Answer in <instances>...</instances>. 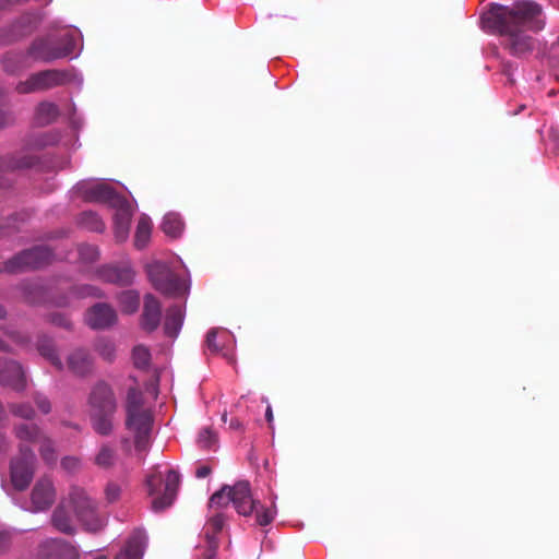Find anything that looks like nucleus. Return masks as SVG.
Masks as SVG:
<instances>
[{
    "mask_svg": "<svg viewBox=\"0 0 559 559\" xmlns=\"http://www.w3.org/2000/svg\"><path fill=\"white\" fill-rule=\"evenodd\" d=\"M0 384L15 392L26 389V377L20 362L0 357Z\"/></svg>",
    "mask_w": 559,
    "mask_h": 559,
    "instance_id": "nucleus-13",
    "label": "nucleus"
},
{
    "mask_svg": "<svg viewBox=\"0 0 559 559\" xmlns=\"http://www.w3.org/2000/svg\"><path fill=\"white\" fill-rule=\"evenodd\" d=\"M212 469L210 466L207 465H203V466H200L197 471H195V476L198 478H204L206 476H209L211 474Z\"/></svg>",
    "mask_w": 559,
    "mask_h": 559,
    "instance_id": "nucleus-54",
    "label": "nucleus"
},
{
    "mask_svg": "<svg viewBox=\"0 0 559 559\" xmlns=\"http://www.w3.org/2000/svg\"><path fill=\"white\" fill-rule=\"evenodd\" d=\"M118 301L124 313H134L140 306V295L135 290H126L119 294Z\"/></svg>",
    "mask_w": 559,
    "mask_h": 559,
    "instance_id": "nucleus-33",
    "label": "nucleus"
},
{
    "mask_svg": "<svg viewBox=\"0 0 559 559\" xmlns=\"http://www.w3.org/2000/svg\"><path fill=\"white\" fill-rule=\"evenodd\" d=\"M133 364L139 369H146L151 361L150 350L142 345H138L132 352Z\"/></svg>",
    "mask_w": 559,
    "mask_h": 559,
    "instance_id": "nucleus-36",
    "label": "nucleus"
},
{
    "mask_svg": "<svg viewBox=\"0 0 559 559\" xmlns=\"http://www.w3.org/2000/svg\"><path fill=\"white\" fill-rule=\"evenodd\" d=\"M15 435L20 440L32 443H38V441L45 436L39 427L34 424H22L16 426Z\"/></svg>",
    "mask_w": 559,
    "mask_h": 559,
    "instance_id": "nucleus-32",
    "label": "nucleus"
},
{
    "mask_svg": "<svg viewBox=\"0 0 559 559\" xmlns=\"http://www.w3.org/2000/svg\"><path fill=\"white\" fill-rule=\"evenodd\" d=\"M27 58L26 52H7L2 60L4 71L14 74L24 70L27 67L25 63Z\"/></svg>",
    "mask_w": 559,
    "mask_h": 559,
    "instance_id": "nucleus-29",
    "label": "nucleus"
},
{
    "mask_svg": "<svg viewBox=\"0 0 559 559\" xmlns=\"http://www.w3.org/2000/svg\"><path fill=\"white\" fill-rule=\"evenodd\" d=\"M69 502L81 523L90 532H98L106 525V518L97 512V504L86 491L73 486L69 491Z\"/></svg>",
    "mask_w": 559,
    "mask_h": 559,
    "instance_id": "nucleus-8",
    "label": "nucleus"
},
{
    "mask_svg": "<svg viewBox=\"0 0 559 559\" xmlns=\"http://www.w3.org/2000/svg\"><path fill=\"white\" fill-rule=\"evenodd\" d=\"M53 302H55L57 306H59V307H64V306H67V305L69 304V299H68V297L62 296V297H60V298H58V299L53 300Z\"/></svg>",
    "mask_w": 559,
    "mask_h": 559,
    "instance_id": "nucleus-56",
    "label": "nucleus"
},
{
    "mask_svg": "<svg viewBox=\"0 0 559 559\" xmlns=\"http://www.w3.org/2000/svg\"><path fill=\"white\" fill-rule=\"evenodd\" d=\"M73 81V73L66 69H46L34 72L26 80L15 85V91L21 94L46 92L64 86Z\"/></svg>",
    "mask_w": 559,
    "mask_h": 559,
    "instance_id": "nucleus-7",
    "label": "nucleus"
},
{
    "mask_svg": "<svg viewBox=\"0 0 559 559\" xmlns=\"http://www.w3.org/2000/svg\"><path fill=\"white\" fill-rule=\"evenodd\" d=\"M27 289L29 290H34L36 294H39V296H31V293L26 295V299L28 302L31 304H37V302H41L44 300L43 296H41V293H43V288L38 285H32V286H28Z\"/></svg>",
    "mask_w": 559,
    "mask_h": 559,
    "instance_id": "nucleus-50",
    "label": "nucleus"
},
{
    "mask_svg": "<svg viewBox=\"0 0 559 559\" xmlns=\"http://www.w3.org/2000/svg\"><path fill=\"white\" fill-rule=\"evenodd\" d=\"M225 524V518L223 514L217 513L213 515L205 525V538L207 539V534L216 539V535L223 530Z\"/></svg>",
    "mask_w": 559,
    "mask_h": 559,
    "instance_id": "nucleus-37",
    "label": "nucleus"
},
{
    "mask_svg": "<svg viewBox=\"0 0 559 559\" xmlns=\"http://www.w3.org/2000/svg\"><path fill=\"white\" fill-rule=\"evenodd\" d=\"M150 280L158 292L168 296H179L185 294L186 286L183 281L175 274L167 265L154 263L148 266Z\"/></svg>",
    "mask_w": 559,
    "mask_h": 559,
    "instance_id": "nucleus-10",
    "label": "nucleus"
},
{
    "mask_svg": "<svg viewBox=\"0 0 559 559\" xmlns=\"http://www.w3.org/2000/svg\"><path fill=\"white\" fill-rule=\"evenodd\" d=\"M117 321L115 309L108 304H96L86 313L87 324L95 330L111 326Z\"/></svg>",
    "mask_w": 559,
    "mask_h": 559,
    "instance_id": "nucleus-15",
    "label": "nucleus"
},
{
    "mask_svg": "<svg viewBox=\"0 0 559 559\" xmlns=\"http://www.w3.org/2000/svg\"><path fill=\"white\" fill-rule=\"evenodd\" d=\"M60 111L56 104L41 102L36 107L35 119L40 126H48L57 120Z\"/></svg>",
    "mask_w": 559,
    "mask_h": 559,
    "instance_id": "nucleus-26",
    "label": "nucleus"
},
{
    "mask_svg": "<svg viewBox=\"0 0 559 559\" xmlns=\"http://www.w3.org/2000/svg\"><path fill=\"white\" fill-rule=\"evenodd\" d=\"M7 412L4 409V406L2 402L0 401V425L7 420Z\"/></svg>",
    "mask_w": 559,
    "mask_h": 559,
    "instance_id": "nucleus-57",
    "label": "nucleus"
},
{
    "mask_svg": "<svg viewBox=\"0 0 559 559\" xmlns=\"http://www.w3.org/2000/svg\"><path fill=\"white\" fill-rule=\"evenodd\" d=\"M34 401L38 407V409L43 413V414H48L50 413L51 411V404H50V401L48 400L47 396H45L44 394L41 393H36L34 395Z\"/></svg>",
    "mask_w": 559,
    "mask_h": 559,
    "instance_id": "nucleus-46",
    "label": "nucleus"
},
{
    "mask_svg": "<svg viewBox=\"0 0 559 559\" xmlns=\"http://www.w3.org/2000/svg\"><path fill=\"white\" fill-rule=\"evenodd\" d=\"M88 415L93 430L100 436L114 431V419L118 402L112 388L105 381H97L87 396Z\"/></svg>",
    "mask_w": 559,
    "mask_h": 559,
    "instance_id": "nucleus-2",
    "label": "nucleus"
},
{
    "mask_svg": "<svg viewBox=\"0 0 559 559\" xmlns=\"http://www.w3.org/2000/svg\"><path fill=\"white\" fill-rule=\"evenodd\" d=\"M67 367L76 377H86L92 373L94 359L85 348H75L67 356Z\"/></svg>",
    "mask_w": 559,
    "mask_h": 559,
    "instance_id": "nucleus-16",
    "label": "nucleus"
},
{
    "mask_svg": "<svg viewBox=\"0 0 559 559\" xmlns=\"http://www.w3.org/2000/svg\"><path fill=\"white\" fill-rule=\"evenodd\" d=\"M56 491L49 478L39 479L32 490V504L35 511L48 509L55 501Z\"/></svg>",
    "mask_w": 559,
    "mask_h": 559,
    "instance_id": "nucleus-20",
    "label": "nucleus"
},
{
    "mask_svg": "<svg viewBox=\"0 0 559 559\" xmlns=\"http://www.w3.org/2000/svg\"><path fill=\"white\" fill-rule=\"evenodd\" d=\"M121 443H122V445H124V447H127L129 449L130 440L128 438L122 439Z\"/></svg>",
    "mask_w": 559,
    "mask_h": 559,
    "instance_id": "nucleus-61",
    "label": "nucleus"
},
{
    "mask_svg": "<svg viewBox=\"0 0 559 559\" xmlns=\"http://www.w3.org/2000/svg\"><path fill=\"white\" fill-rule=\"evenodd\" d=\"M39 453L41 459L47 464H53L57 461V454L55 450L53 442L46 436H44L39 441Z\"/></svg>",
    "mask_w": 559,
    "mask_h": 559,
    "instance_id": "nucleus-35",
    "label": "nucleus"
},
{
    "mask_svg": "<svg viewBox=\"0 0 559 559\" xmlns=\"http://www.w3.org/2000/svg\"><path fill=\"white\" fill-rule=\"evenodd\" d=\"M152 233V221L148 216L142 215L139 218L136 230L134 235V246L138 249H143L150 241Z\"/></svg>",
    "mask_w": 559,
    "mask_h": 559,
    "instance_id": "nucleus-28",
    "label": "nucleus"
},
{
    "mask_svg": "<svg viewBox=\"0 0 559 559\" xmlns=\"http://www.w3.org/2000/svg\"><path fill=\"white\" fill-rule=\"evenodd\" d=\"M9 409L14 416L23 419H32L35 415L34 408L28 403H12L9 405Z\"/></svg>",
    "mask_w": 559,
    "mask_h": 559,
    "instance_id": "nucleus-39",
    "label": "nucleus"
},
{
    "mask_svg": "<svg viewBox=\"0 0 559 559\" xmlns=\"http://www.w3.org/2000/svg\"><path fill=\"white\" fill-rule=\"evenodd\" d=\"M5 105V94L2 88H0V129L5 128L13 123V117L11 112L3 109Z\"/></svg>",
    "mask_w": 559,
    "mask_h": 559,
    "instance_id": "nucleus-43",
    "label": "nucleus"
},
{
    "mask_svg": "<svg viewBox=\"0 0 559 559\" xmlns=\"http://www.w3.org/2000/svg\"><path fill=\"white\" fill-rule=\"evenodd\" d=\"M40 23V19L33 13H25L13 22L8 28L0 31V43L9 45L21 40L22 38L35 32Z\"/></svg>",
    "mask_w": 559,
    "mask_h": 559,
    "instance_id": "nucleus-12",
    "label": "nucleus"
},
{
    "mask_svg": "<svg viewBox=\"0 0 559 559\" xmlns=\"http://www.w3.org/2000/svg\"><path fill=\"white\" fill-rule=\"evenodd\" d=\"M35 454L25 447H20V454L11 461V481L15 489L24 490L31 484L34 476Z\"/></svg>",
    "mask_w": 559,
    "mask_h": 559,
    "instance_id": "nucleus-11",
    "label": "nucleus"
},
{
    "mask_svg": "<svg viewBox=\"0 0 559 559\" xmlns=\"http://www.w3.org/2000/svg\"><path fill=\"white\" fill-rule=\"evenodd\" d=\"M222 420H223L224 423H226V421H227V414H226V413H225V414H223V416H222Z\"/></svg>",
    "mask_w": 559,
    "mask_h": 559,
    "instance_id": "nucleus-64",
    "label": "nucleus"
},
{
    "mask_svg": "<svg viewBox=\"0 0 559 559\" xmlns=\"http://www.w3.org/2000/svg\"><path fill=\"white\" fill-rule=\"evenodd\" d=\"M75 40L70 35L56 37L53 35L38 36L26 49V57L34 62L49 63L67 58L73 53Z\"/></svg>",
    "mask_w": 559,
    "mask_h": 559,
    "instance_id": "nucleus-4",
    "label": "nucleus"
},
{
    "mask_svg": "<svg viewBox=\"0 0 559 559\" xmlns=\"http://www.w3.org/2000/svg\"><path fill=\"white\" fill-rule=\"evenodd\" d=\"M216 338L217 331L214 329L210 330L206 334L205 344L211 353H218V350L221 349V346L217 344Z\"/></svg>",
    "mask_w": 559,
    "mask_h": 559,
    "instance_id": "nucleus-47",
    "label": "nucleus"
},
{
    "mask_svg": "<svg viewBox=\"0 0 559 559\" xmlns=\"http://www.w3.org/2000/svg\"><path fill=\"white\" fill-rule=\"evenodd\" d=\"M9 7V0H0V11L5 10Z\"/></svg>",
    "mask_w": 559,
    "mask_h": 559,
    "instance_id": "nucleus-59",
    "label": "nucleus"
},
{
    "mask_svg": "<svg viewBox=\"0 0 559 559\" xmlns=\"http://www.w3.org/2000/svg\"><path fill=\"white\" fill-rule=\"evenodd\" d=\"M121 495V488L116 483H108L105 488V497L109 503H114L119 500Z\"/></svg>",
    "mask_w": 559,
    "mask_h": 559,
    "instance_id": "nucleus-44",
    "label": "nucleus"
},
{
    "mask_svg": "<svg viewBox=\"0 0 559 559\" xmlns=\"http://www.w3.org/2000/svg\"><path fill=\"white\" fill-rule=\"evenodd\" d=\"M61 465H62L63 468H66L68 471H74V469H76L79 467L80 462L75 457H64L61 461Z\"/></svg>",
    "mask_w": 559,
    "mask_h": 559,
    "instance_id": "nucleus-51",
    "label": "nucleus"
},
{
    "mask_svg": "<svg viewBox=\"0 0 559 559\" xmlns=\"http://www.w3.org/2000/svg\"><path fill=\"white\" fill-rule=\"evenodd\" d=\"M552 48L557 51V53L559 55V38L557 39V41L554 44Z\"/></svg>",
    "mask_w": 559,
    "mask_h": 559,
    "instance_id": "nucleus-63",
    "label": "nucleus"
},
{
    "mask_svg": "<svg viewBox=\"0 0 559 559\" xmlns=\"http://www.w3.org/2000/svg\"><path fill=\"white\" fill-rule=\"evenodd\" d=\"M265 418H266L267 423L271 425L273 421V412H272V407L270 405L266 407Z\"/></svg>",
    "mask_w": 559,
    "mask_h": 559,
    "instance_id": "nucleus-58",
    "label": "nucleus"
},
{
    "mask_svg": "<svg viewBox=\"0 0 559 559\" xmlns=\"http://www.w3.org/2000/svg\"><path fill=\"white\" fill-rule=\"evenodd\" d=\"M39 559H79V554L69 543L51 539L41 546Z\"/></svg>",
    "mask_w": 559,
    "mask_h": 559,
    "instance_id": "nucleus-19",
    "label": "nucleus"
},
{
    "mask_svg": "<svg viewBox=\"0 0 559 559\" xmlns=\"http://www.w3.org/2000/svg\"><path fill=\"white\" fill-rule=\"evenodd\" d=\"M10 545V535L7 532L0 531V552L5 550Z\"/></svg>",
    "mask_w": 559,
    "mask_h": 559,
    "instance_id": "nucleus-53",
    "label": "nucleus"
},
{
    "mask_svg": "<svg viewBox=\"0 0 559 559\" xmlns=\"http://www.w3.org/2000/svg\"><path fill=\"white\" fill-rule=\"evenodd\" d=\"M183 222L178 214L168 213L162 222V230L171 238H178L183 231Z\"/></svg>",
    "mask_w": 559,
    "mask_h": 559,
    "instance_id": "nucleus-30",
    "label": "nucleus"
},
{
    "mask_svg": "<svg viewBox=\"0 0 559 559\" xmlns=\"http://www.w3.org/2000/svg\"><path fill=\"white\" fill-rule=\"evenodd\" d=\"M229 490L230 486L225 485L218 491L214 492L210 498V506L226 507L229 502H231Z\"/></svg>",
    "mask_w": 559,
    "mask_h": 559,
    "instance_id": "nucleus-38",
    "label": "nucleus"
},
{
    "mask_svg": "<svg viewBox=\"0 0 559 559\" xmlns=\"http://www.w3.org/2000/svg\"><path fill=\"white\" fill-rule=\"evenodd\" d=\"M49 320L55 325L62 326L64 329L71 328L70 320L61 313H51Z\"/></svg>",
    "mask_w": 559,
    "mask_h": 559,
    "instance_id": "nucleus-49",
    "label": "nucleus"
},
{
    "mask_svg": "<svg viewBox=\"0 0 559 559\" xmlns=\"http://www.w3.org/2000/svg\"><path fill=\"white\" fill-rule=\"evenodd\" d=\"M144 546V536L135 533L128 542L123 551L116 559H141Z\"/></svg>",
    "mask_w": 559,
    "mask_h": 559,
    "instance_id": "nucleus-27",
    "label": "nucleus"
},
{
    "mask_svg": "<svg viewBox=\"0 0 559 559\" xmlns=\"http://www.w3.org/2000/svg\"><path fill=\"white\" fill-rule=\"evenodd\" d=\"M71 295L78 298L102 297L100 290L93 285H79L71 287Z\"/></svg>",
    "mask_w": 559,
    "mask_h": 559,
    "instance_id": "nucleus-40",
    "label": "nucleus"
},
{
    "mask_svg": "<svg viewBox=\"0 0 559 559\" xmlns=\"http://www.w3.org/2000/svg\"><path fill=\"white\" fill-rule=\"evenodd\" d=\"M5 310L4 308L0 305V319H3L5 317Z\"/></svg>",
    "mask_w": 559,
    "mask_h": 559,
    "instance_id": "nucleus-62",
    "label": "nucleus"
},
{
    "mask_svg": "<svg viewBox=\"0 0 559 559\" xmlns=\"http://www.w3.org/2000/svg\"><path fill=\"white\" fill-rule=\"evenodd\" d=\"M183 310L180 306H173L167 309L164 323L165 334L169 337H176L183 323Z\"/></svg>",
    "mask_w": 559,
    "mask_h": 559,
    "instance_id": "nucleus-24",
    "label": "nucleus"
},
{
    "mask_svg": "<svg viewBox=\"0 0 559 559\" xmlns=\"http://www.w3.org/2000/svg\"><path fill=\"white\" fill-rule=\"evenodd\" d=\"M96 352L107 361H111L115 358L116 348L112 342L108 340H99L96 343Z\"/></svg>",
    "mask_w": 559,
    "mask_h": 559,
    "instance_id": "nucleus-41",
    "label": "nucleus"
},
{
    "mask_svg": "<svg viewBox=\"0 0 559 559\" xmlns=\"http://www.w3.org/2000/svg\"><path fill=\"white\" fill-rule=\"evenodd\" d=\"M126 413V428L133 433L135 449L140 452L145 451L150 443L153 416L143 407V394L138 388L128 389Z\"/></svg>",
    "mask_w": 559,
    "mask_h": 559,
    "instance_id": "nucleus-3",
    "label": "nucleus"
},
{
    "mask_svg": "<svg viewBox=\"0 0 559 559\" xmlns=\"http://www.w3.org/2000/svg\"><path fill=\"white\" fill-rule=\"evenodd\" d=\"M37 163L38 158L35 155L20 151L0 158V173L33 168ZM2 187L4 185L0 182V188Z\"/></svg>",
    "mask_w": 559,
    "mask_h": 559,
    "instance_id": "nucleus-18",
    "label": "nucleus"
},
{
    "mask_svg": "<svg viewBox=\"0 0 559 559\" xmlns=\"http://www.w3.org/2000/svg\"><path fill=\"white\" fill-rule=\"evenodd\" d=\"M37 350L45 359H47L58 371H62L64 365L57 354L52 340L46 335H40L37 338Z\"/></svg>",
    "mask_w": 559,
    "mask_h": 559,
    "instance_id": "nucleus-23",
    "label": "nucleus"
},
{
    "mask_svg": "<svg viewBox=\"0 0 559 559\" xmlns=\"http://www.w3.org/2000/svg\"><path fill=\"white\" fill-rule=\"evenodd\" d=\"M229 427L235 430H239L242 428L241 423L237 418H231L229 423Z\"/></svg>",
    "mask_w": 559,
    "mask_h": 559,
    "instance_id": "nucleus-55",
    "label": "nucleus"
},
{
    "mask_svg": "<svg viewBox=\"0 0 559 559\" xmlns=\"http://www.w3.org/2000/svg\"><path fill=\"white\" fill-rule=\"evenodd\" d=\"M484 28L506 37V48L515 57L531 53L535 39L526 31L539 32L545 27L542 7L533 1H519L512 7L493 4L481 15Z\"/></svg>",
    "mask_w": 559,
    "mask_h": 559,
    "instance_id": "nucleus-1",
    "label": "nucleus"
},
{
    "mask_svg": "<svg viewBox=\"0 0 559 559\" xmlns=\"http://www.w3.org/2000/svg\"><path fill=\"white\" fill-rule=\"evenodd\" d=\"M84 198L90 202H99L109 204L111 207L123 206L127 199L116 192V190L105 182H97L84 190Z\"/></svg>",
    "mask_w": 559,
    "mask_h": 559,
    "instance_id": "nucleus-14",
    "label": "nucleus"
},
{
    "mask_svg": "<svg viewBox=\"0 0 559 559\" xmlns=\"http://www.w3.org/2000/svg\"><path fill=\"white\" fill-rule=\"evenodd\" d=\"M206 548L202 555V559H214L216 557L218 542L207 534Z\"/></svg>",
    "mask_w": 559,
    "mask_h": 559,
    "instance_id": "nucleus-45",
    "label": "nucleus"
},
{
    "mask_svg": "<svg viewBox=\"0 0 559 559\" xmlns=\"http://www.w3.org/2000/svg\"><path fill=\"white\" fill-rule=\"evenodd\" d=\"M10 450V443L4 433L0 431V455H5Z\"/></svg>",
    "mask_w": 559,
    "mask_h": 559,
    "instance_id": "nucleus-52",
    "label": "nucleus"
},
{
    "mask_svg": "<svg viewBox=\"0 0 559 559\" xmlns=\"http://www.w3.org/2000/svg\"><path fill=\"white\" fill-rule=\"evenodd\" d=\"M229 495L231 503L236 511L243 516H249L255 512V522L260 526H266L274 520L276 508L272 506L265 508L252 496L250 484L247 480L237 481L230 486Z\"/></svg>",
    "mask_w": 559,
    "mask_h": 559,
    "instance_id": "nucleus-6",
    "label": "nucleus"
},
{
    "mask_svg": "<svg viewBox=\"0 0 559 559\" xmlns=\"http://www.w3.org/2000/svg\"><path fill=\"white\" fill-rule=\"evenodd\" d=\"M80 255L88 261H94L98 258L97 248L90 245H83L80 247Z\"/></svg>",
    "mask_w": 559,
    "mask_h": 559,
    "instance_id": "nucleus-48",
    "label": "nucleus"
},
{
    "mask_svg": "<svg viewBox=\"0 0 559 559\" xmlns=\"http://www.w3.org/2000/svg\"><path fill=\"white\" fill-rule=\"evenodd\" d=\"M145 485L147 495L153 498L152 510L163 512L174 503L177 497L180 476L175 469H169L165 476L160 472H154L146 477Z\"/></svg>",
    "mask_w": 559,
    "mask_h": 559,
    "instance_id": "nucleus-5",
    "label": "nucleus"
},
{
    "mask_svg": "<svg viewBox=\"0 0 559 559\" xmlns=\"http://www.w3.org/2000/svg\"><path fill=\"white\" fill-rule=\"evenodd\" d=\"M114 216L115 238L118 242H123L129 236L131 211L128 200L123 206H117Z\"/></svg>",
    "mask_w": 559,
    "mask_h": 559,
    "instance_id": "nucleus-22",
    "label": "nucleus"
},
{
    "mask_svg": "<svg viewBox=\"0 0 559 559\" xmlns=\"http://www.w3.org/2000/svg\"><path fill=\"white\" fill-rule=\"evenodd\" d=\"M52 252L46 246H36L34 248L23 250L10 260L4 262L1 271L8 273H20L34 270L48 264L51 260Z\"/></svg>",
    "mask_w": 559,
    "mask_h": 559,
    "instance_id": "nucleus-9",
    "label": "nucleus"
},
{
    "mask_svg": "<svg viewBox=\"0 0 559 559\" xmlns=\"http://www.w3.org/2000/svg\"><path fill=\"white\" fill-rule=\"evenodd\" d=\"M215 442H216V435L214 433V431L211 428L206 427L200 431L199 437H198V444L200 448L210 449L214 445Z\"/></svg>",
    "mask_w": 559,
    "mask_h": 559,
    "instance_id": "nucleus-42",
    "label": "nucleus"
},
{
    "mask_svg": "<svg viewBox=\"0 0 559 559\" xmlns=\"http://www.w3.org/2000/svg\"><path fill=\"white\" fill-rule=\"evenodd\" d=\"M79 224L91 231L102 233L105 229L104 222L92 211L81 213Z\"/></svg>",
    "mask_w": 559,
    "mask_h": 559,
    "instance_id": "nucleus-34",
    "label": "nucleus"
},
{
    "mask_svg": "<svg viewBox=\"0 0 559 559\" xmlns=\"http://www.w3.org/2000/svg\"><path fill=\"white\" fill-rule=\"evenodd\" d=\"M116 461L117 451L109 443L102 444L94 459V463L100 468H110L116 464Z\"/></svg>",
    "mask_w": 559,
    "mask_h": 559,
    "instance_id": "nucleus-31",
    "label": "nucleus"
},
{
    "mask_svg": "<svg viewBox=\"0 0 559 559\" xmlns=\"http://www.w3.org/2000/svg\"><path fill=\"white\" fill-rule=\"evenodd\" d=\"M96 274L103 282L120 286L132 284L134 278V272L129 265H104L97 270Z\"/></svg>",
    "mask_w": 559,
    "mask_h": 559,
    "instance_id": "nucleus-17",
    "label": "nucleus"
},
{
    "mask_svg": "<svg viewBox=\"0 0 559 559\" xmlns=\"http://www.w3.org/2000/svg\"><path fill=\"white\" fill-rule=\"evenodd\" d=\"M51 523L55 528L61 533L72 535L75 532L70 514L66 509L64 502H61L53 511Z\"/></svg>",
    "mask_w": 559,
    "mask_h": 559,
    "instance_id": "nucleus-25",
    "label": "nucleus"
},
{
    "mask_svg": "<svg viewBox=\"0 0 559 559\" xmlns=\"http://www.w3.org/2000/svg\"><path fill=\"white\" fill-rule=\"evenodd\" d=\"M162 318V306L156 297L148 294L144 298L143 312L141 316V326L146 332L155 331Z\"/></svg>",
    "mask_w": 559,
    "mask_h": 559,
    "instance_id": "nucleus-21",
    "label": "nucleus"
},
{
    "mask_svg": "<svg viewBox=\"0 0 559 559\" xmlns=\"http://www.w3.org/2000/svg\"><path fill=\"white\" fill-rule=\"evenodd\" d=\"M0 350L9 352V346L0 338Z\"/></svg>",
    "mask_w": 559,
    "mask_h": 559,
    "instance_id": "nucleus-60",
    "label": "nucleus"
}]
</instances>
